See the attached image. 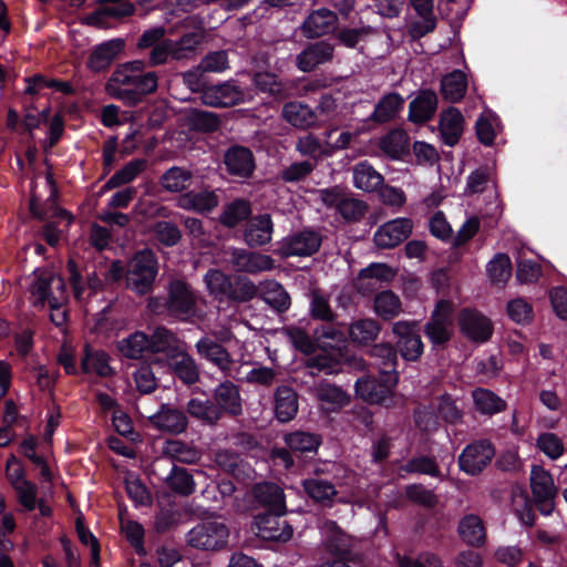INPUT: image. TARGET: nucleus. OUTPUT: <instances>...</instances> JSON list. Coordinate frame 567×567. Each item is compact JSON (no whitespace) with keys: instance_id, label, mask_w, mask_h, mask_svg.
<instances>
[{"instance_id":"f257e3e1","label":"nucleus","mask_w":567,"mask_h":567,"mask_svg":"<svg viewBox=\"0 0 567 567\" xmlns=\"http://www.w3.org/2000/svg\"><path fill=\"white\" fill-rule=\"evenodd\" d=\"M145 69L146 63L142 60L118 64L105 84L106 92L127 105H136L158 87L157 73L145 72Z\"/></svg>"},{"instance_id":"f03ea898","label":"nucleus","mask_w":567,"mask_h":567,"mask_svg":"<svg viewBox=\"0 0 567 567\" xmlns=\"http://www.w3.org/2000/svg\"><path fill=\"white\" fill-rule=\"evenodd\" d=\"M205 38L203 28L183 34L178 40L164 39L155 44L148 55V65L157 66L169 60L188 61L196 58L199 47Z\"/></svg>"},{"instance_id":"7ed1b4c3","label":"nucleus","mask_w":567,"mask_h":567,"mask_svg":"<svg viewBox=\"0 0 567 567\" xmlns=\"http://www.w3.org/2000/svg\"><path fill=\"white\" fill-rule=\"evenodd\" d=\"M229 535V528L223 520L207 518L188 530L186 543L198 550L218 551L227 546Z\"/></svg>"},{"instance_id":"20e7f679","label":"nucleus","mask_w":567,"mask_h":567,"mask_svg":"<svg viewBox=\"0 0 567 567\" xmlns=\"http://www.w3.org/2000/svg\"><path fill=\"white\" fill-rule=\"evenodd\" d=\"M157 275V261L151 250H142L134 255L127 264L125 281L127 288L138 295L147 293Z\"/></svg>"},{"instance_id":"39448f33","label":"nucleus","mask_w":567,"mask_h":567,"mask_svg":"<svg viewBox=\"0 0 567 567\" xmlns=\"http://www.w3.org/2000/svg\"><path fill=\"white\" fill-rule=\"evenodd\" d=\"M381 375V382L373 378L358 379L355 393L365 402L390 408L394 405V388L398 383V373Z\"/></svg>"},{"instance_id":"423d86ee","label":"nucleus","mask_w":567,"mask_h":567,"mask_svg":"<svg viewBox=\"0 0 567 567\" xmlns=\"http://www.w3.org/2000/svg\"><path fill=\"white\" fill-rule=\"evenodd\" d=\"M197 298L189 285L184 280L174 279L168 286L167 311L182 320H187L196 315Z\"/></svg>"},{"instance_id":"0eeeda50","label":"nucleus","mask_w":567,"mask_h":567,"mask_svg":"<svg viewBox=\"0 0 567 567\" xmlns=\"http://www.w3.org/2000/svg\"><path fill=\"white\" fill-rule=\"evenodd\" d=\"M453 305L450 301L437 302L430 321L425 324V336L433 344L447 342L453 332Z\"/></svg>"},{"instance_id":"6e6552de","label":"nucleus","mask_w":567,"mask_h":567,"mask_svg":"<svg viewBox=\"0 0 567 567\" xmlns=\"http://www.w3.org/2000/svg\"><path fill=\"white\" fill-rule=\"evenodd\" d=\"M392 332L396 338V348L405 360L415 361L421 357L424 346L416 322L398 321L392 326Z\"/></svg>"},{"instance_id":"1a4fd4ad","label":"nucleus","mask_w":567,"mask_h":567,"mask_svg":"<svg viewBox=\"0 0 567 567\" xmlns=\"http://www.w3.org/2000/svg\"><path fill=\"white\" fill-rule=\"evenodd\" d=\"M321 241L319 233L305 229L285 237L280 241L278 251L282 257H307L319 250Z\"/></svg>"},{"instance_id":"9d476101","label":"nucleus","mask_w":567,"mask_h":567,"mask_svg":"<svg viewBox=\"0 0 567 567\" xmlns=\"http://www.w3.org/2000/svg\"><path fill=\"white\" fill-rule=\"evenodd\" d=\"M247 92L234 81H226L216 85H208L203 91V103L212 107H229L244 103Z\"/></svg>"},{"instance_id":"9b49d317","label":"nucleus","mask_w":567,"mask_h":567,"mask_svg":"<svg viewBox=\"0 0 567 567\" xmlns=\"http://www.w3.org/2000/svg\"><path fill=\"white\" fill-rule=\"evenodd\" d=\"M530 486L539 511L545 515H549L554 509L553 501L557 494V487L549 472L545 471L542 466H533Z\"/></svg>"},{"instance_id":"f8f14e48","label":"nucleus","mask_w":567,"mask_h":567,"mask_svg":"<svg viewBox=\"0 0 567 567\" xmlns=\"http://www.w3.org/2000/svg\"><path fill=\"white\" fill-rule=\"evenodd\" d=\"M413 221L399 217L382 224L373 235V241L380 249H391L399 246L412 233Z\"/></svg>"},{"instance_id":"ddd939ff","label":"nucleus","mask_w":567,"mask_h":567,"mask_svg":"<svg viewBox=\"0 0 567 567\" xmlns=\"http://www.w3.org/2000/svg\"><path fill=\"white\" fill-rule=\"evenodd\" d=\"M495 451L487 441L467 445L458 456L460 468L470 475H477L491 463Z\"/></svg>"},{"instance_id":"4468645a","label":"nucleus","mask_w":567,"mask_h":567,"mask_svg":"<svg viewBox=\"0 0 567 567\" xmlns=\"http://www.w3.org/2000/svg\"><path fill=\"white\" fill-rule=\"evenodd\" d=\"M227 254L230 265L237 271L257 274L275 268V260L269 255L240 248H230Z\"/></svg>"},{"instance_id":"2eb2a0df","label":"nucleus","mask_w":567,"mask_h":567,"mask_svg":"<svg viewBox=\"0 0 567 567\" xmlns=\"http://www.w3.org/2000/svg\"><path fill=\"white\" fill-rule=\"evenodd\" d=\"M338 27V16L328 8L311 10L300 25L305 38L316 39L329 34Z\"/></svg>"},{"instance_id":"dca6fc26","label":"nucleus","mask_w":567,"mask_h":567,"mask_svg":"<svg viewBox=\"0 0 567 567\" xmlns=\"http://www.w3.org/2000/svg\"><path fill=\"white\" fill-rule=\"evenodd\" d=\"M458 324L462 333L474 342H486L493 333L491 320L476 310L464 309L460 313Z\"/></svg>"},{"instance_id":"f3484780","label":"nucleus","mask_w":567,"mask_h":567,"mask_svg":"<svg viewBox=\"0 0 567 567\" xmlns=\"http://www.w3.org/2000/svg\"><path fill=\"white\" fill-rule=\"evenodd\" d=\"M322 545L326 550L338 557H347L352 548L353 540L336 522L326 519L319 526Z\"/></svg>"},{"instance_id":"a211bd4d","label":"nucleus","mask_w":567,"mask_h":567,"mask_svg":"<svg viewBox=\"0 0 567 567\" xmlns=\"http://www.w3.org/2000/svg\"><path fill=\"white\" fill-rule=\"evenodd\" d=\"M282 514H260L256 517L257 535L266 540L288 542L293 534L292 527L280 518Z\"/></svg>"},{"instance_id":"6ab92c4d","label":"nucleus","mask_w":567,"mask_h":567,"mask_svg":"<svg viewBox=\"0 0 567 567\" xmlns=\"http://www.w3.org/2000/svg\"><path fill=\"white\" fill-rule=\"evenodd\" d=\"M34 279L30 286V293L32 298V303L35 307H44L45 305H51V297L55 295L54 292V281L60 280L62 284H65L63 278L58 276L51 270H35L33 272Z\"/></svg>"},{"instance_id":"aec40b11","label":"nucleus","mask_w":567,"mask_h":567,"mask_svg":"<svg viewBox=\"0 0 567 567\" xmlns=\"http://www.w3.org/2000/svg\"><path fill=\"white\" fill-rule=\"evenodd\" d=\"M274 223L269 214H260L248 220L244 229V240L249 247H261L272 239Z\"/></svg>"},{"instance_id":"412c9836","label":"nucleus","mask_w":567,"mask_h":567,"mask_svg":"<svg viewBox=\"0 0 567 567\" xmlns=\"http://www.w3.org/2000/svg\"><path fill=\"white\" fill-rule=\"evenodd\" d=\"M334 48L326 41H318L308 45L296 58V65L302 72H311L318 65L329 62L333 58Z\"/></svg>"},{"instance_id":"4be33fe9","label":"nucleus","mask_w":567,"mask_h":567,"mask_svg":"<svg viewBox=\"0 0 567 567\" xmlns=\"http://www.w3.org/2000/svg\"><path fill=\"white\" fill-rule=\"evenodd\" d=\"M124 40L112 39L94 47L87 58L86 65L93 72L106 70L124 50Z\"/></svg>"},{"instance_id":"5701e85b","label":"nucleus","mask_w":567,"mask_h":567,"mask_svg":"<svg viewBox=\"0 0 567 567\" xmlns=\"http://www.w3.org/2000/svg\"><path fill=\"white\" fill-rule=\"evenodd\" d=\"M465 126V118L461 111L454 106L443 110L440 114L439 130L442 141L454 146L460 141Z\"/></svg>"},{"instance_id":"b1692460","label":"nucleus","mask_w":567,"mask_h":567,"mask_svg":"<svg viewBox=\"0 0 567 567\" xmlns=\"http://www.w3.org/2000/svg\"><path fill=\"white\" fill-rule=\"evenodd\" d=\"M215 405L224 413L238 416L243 413V400L238 386L231 381L221 382L214 391Z\"/></svg>"},{"instance_id":"393cba45","label":"nucleus","mask_w":567,"mask_h":567,"mask_svg":"<svg viewBox=\"0 0 567 567\" xmlns=\"http://www.w3.org/2000/svg\"><path fill=\"white\" fill-rule=\"evenodd\" d=\"M224 163L230 175L237 177H249L255 169L252 152L244 146L230 147L224 156Z\"/></svg>"},{"instance_id":"a878e982","label":"nucleus","mask_w":567,"mask_h":567,"mask_svg":"<svg viewBox=\"0 0 567 567\" xmlns=\"http://www.w3.org/2000/svg\"><path fill=\"white\" fill-rule=\"evenodd\" d=\"M439 99L432 90H421L410 102L409 118L413 123H425L430 121L437 110Z\"/></svg>"},{"instance_id":"bb28decb","label":"nucleus","mask_w":567,"mask_h":567,"mask_svg":"<svg viewBox=\"0 0 567 567\" xmlns=\"http://www.w3.org/2000/svg\"><path fill=\"white\" fill-rule=\"evenodd\" d=\"M151 421L156 429L169 434L183 433L188 424L185 413L169 405H162Z\"/></svg>"},{"instance_id":"cd10ccee","label":"nucleus","mask_w":567,"mask_h":567,"mask_svg":"<svg viewBox=\"0 0 567 567\" xmlns=\"http://www.w3.org/2000/svg\"><path fill=\"white\" fill-rule=\"evenodd\" d=\"M218 196L213 190H189L177 198V206L199 214L209 213L218 206Z\"/></svg>"},{"instance_id":"c85d7f7f","label":"nucleus","mask_w":567,"mask_h":567,"mask_svg":"<svg viewBox=\"0 0 567 567\" xmlns=\"http://www.w3.org/2000/svg\"><path fill=\"white\" fill-rule=\"evenodd\" d=\"M415 12L422 21H415L410 25V34L414 39L424 37L436 28V18L433 13L434 0H410Z\"/></svg>"},{"instance_id":"c756f323","label":"nucleus","mask_w":567,"mask_h":567,"mask_svg":"<svg viewBox=\"0 0 567 567\" xmlns=\"http://www.w3.org/2000/svg\"><path fill=\"white\" fill-rule=\"evenodd\" d=\"M298 412V395L290 386H279L275 392V414L278 421H291Z\"/></svg>"},{"instance_id":"7c9ffc66","label":"nucleus","mask_w":567,"mask_h":567,"mask_svg":"<svg viewBox=\"0 0 567 567\" xmlns=\"http://www.w3.org/2000/svg\"><path fill=\"white\" fill-rule=\"evenodd\" d=\"M460 537L471 546H482L486 539V530L483 520L475 514L465 515L458 523Z\"/></svg>"},{"instance_id":"2f4dec72","label":"nucleus","mask_w":567,"mask_h":567,"mask_svg":"<svg viewBox=\"0 0 567 567\" xmlns=\"http://www.w3.org/2000/svg\"><path fill=\"white\" fill-rule=\"evenodd\" d=\"M321 408L327 411H336L350 402L349 395L339 386L331 383H319L313 389Z\"/></svg>"},{"instance_id":"473e14b6","label":"nucleus","mask_w":567,"mask_h":567,"mask_svg":"<svg viewBox=\"0 0 567 567\" xmlns=\"http://www.w3.org/2000/svg\"><path fill=\"white\" fill-rule=\"evenodd\" d=\"M255 497L259 503L269 507L277 514L286 513L285 494L281 487L274 483H260L254 488Z\"/></svg>"},{"instance_id":"72a5a7b5","label":"nucleus","mask_w":567,"mask_h":567,"mask_svg":"<svg viewBox=\"0 0 567 567\" xmlns=\"http://www.w3.org/2000/svg\"><path fill=\"white\" fill-rule=\"evenodd\" d=\"M81 368L85 373H95L103 378L114 373V370L110 365L109 355L102 350L92 349L89 344L84 347Z\"/></svg>"},{"instance_id":"f704fd0d","label":"nucleus","mask_w":567,"mask_h":567,"mask_svg":"<svg viewBox=\"0 0 567 567\" xmlns=\"http://www.w3.org/2000/svg\"><path fill=\"white\" fill-rule=\"evenodd\" d=\"M282 117L292 126L308 128L316 123V114L310 106L301 102H289L282 107Z\"/></svg>"},{"instance_id":"c9c22d12","label":"nucleus","mask_w":567,"mask_h":567,"mask_svg":"<svg viewBox=\"0 0 567 567\" xmlns=\"http://www.w3.org/2000/svg\"><path fill=\"white\" fill-rule=\"evenodd\" d=\"M302 487L312 501L322 505L331 506L333 498L337 496L336 486L331 482L319 477L303 480Z\"/></svg>"},{"instance_id":"e433bc0d","label":"nucleus","mask_w":567,"mask_h":567,"mask_svg":"<svg viewBox=\"0 0 567 567\" xmlns=\"http://www.w3.org/2000/svg\"><path fill=\"white\" fill-rule=\"evenodd\" d=\"M467 78L464 72L455 70L441 81V93L446 101L452 103L461 101L467 91Z\"/></svg>"},{"instance_id":"4c0bfd02","label":"nucleus","mask_w":567,"mask_h":567,"mask_svg":"<svg viewBox=\"0 0 567 567\" xmlns=\"http://www.w3.org/2000/svg\"><path fill=\"white\" fill-rule=\"evenodd\" d=\"M284 442L292 452L311 453L318 451L322 443V437L320 434L312 432L295 431L287 433L284 436Z\"/></svg>"},{"instance_id":"58836bf2","label":"nucleus","mask_w":567,"mask_h":567,"mask_svg":"<svg viewBox=\"0 0 567 567\" xmlns=\"http://www.w3.org/2000/svg\"><path fill=\"white\" fill-rule=\"evenodd\" d=\"M383 176L367 161L353 167V184L363 192H373L383 184Z\"/></svg>"},{"instance_id":"ea45409f","label":"nucleus","mask_w":567,"mask_h":567,"mask_svg":"<svg viewBox=\"0 0 567 567\" xmlns=\"http://www.w3.org/2000/svg\"><path fill=\"white\" fill-rule=\"evenodd\" d=\"M380 331L381 327L374 319H359L350 324L349 337L353 343L368 346L378 338Z\"/></svg>"},{"instance_id":"a19ab883","label":"nucleus","mask_w":567,"mask_h":567,"mask_svg":"<svg viewBox=\"0 0 567 567\" xmlns=\"http://www.w3.org/2000/svg\"><path fill=\"white\" fill-rule=\"evenodd\" d=\"M196 348L199 354L213 362L221 371H229L231 359L228 351L223 346L204 338L197 342Z\"/></svg>"},{"instance_id":"79ce46f5","label":"nucleus","mask_w":567,"mask_h":567,"mask_svg":"<svg viewBox=\"0 0 567 567\" xmlns=\"http://www.w3.org/2000/svg\"><path fill=\"white\" fill-rule=\"evenodd\" d=\"M233 277L218 269H209L204 276V282L208 293L218 301L228 299Z\"/></svg>"},{"instance_id":"37998d69","label":"nucleus","mask_w":567,"mask_h":567,"mask_svg":"<svg viewBox=\"0 0 567 567\" xmlns=\"http://www.w3.org/2000/svg\"><path fill=\"white\" fill-rule=\"evenodd\" d=\"M373 309L383 320H391L402 312V303L398 295L384 290L374 297Z\"/></svg>"},{"instance_id":"c03bdc74","label":"nucleus","mask_w":567,"mask_h":567,"mask_svg":"<svg viewBox=\"0 0 567 567\" xmlns=\"http://www.w3.org/2000/svg\"><path fill=\"white\" fill-rule=\"evenodd\" d=\"M117 349L125 358L140 359L145 352L151 351L150 338L146 333L136 331L118 341Z\"/></svg>"},{"instance_id":"a18cd8bd","label":"nucleus","mask_w":567,"mask_h":567,"mask_svg":"<svg viewBox=\"0 0 567 567\" xmlns=\"http://www.w3.org/2000/svg\"><path fill=\"white\" fill-rule=\"evenodd\" d=\"M55 295L51 297L50 308V320L56 327H63L68 320V311L65 306L68 303V292L65 284H62L60 280H55L54 285Z\"/></svg>"},{"instance_id":"49530a36","label":"nucleus","mask_w":567,"mask_h":567,"mask_svg":"<svg viewBox=\"0 0 567 567\" xmlns=\"http://www.w3.org/2000/svg\"><path fill=\"white\" fill-rule=\"evenodd\" d=\"M261 298L271 308L279 312L290 307V297L285 288L277 281L270 280L262 284Z\"/></svg>"},{"instance_id":"de8ad7c7","label":"nucleus","mask_w":567,"mask_h":567,"mask_svg":"<svg viewBox=\"0 0 567 567\" xmlns=\"http://www.w3.org/2000/svg\"><path fill=\"white\" fill-rule=\"evenodd\" d=\"M187 411L190 416L202 422L214 425L220 417V409L209 400L192 399L187 403Z\"/></svg>"},{"instance_id":"09e8293b","label":"nucleus","mask_w":567,"mask_h":567,"mask_svg":"<svg viewBox=\"0 0 567 567\" xmlns=\"http://www.w3.org/2000/svg\"><path fill=\"white\" fill-rule=\"evenodd\" d=\"M403 103L404 99L399 93H389L375 105L371 118L375 122L384 123L395 116L402 109Z\"/></svg>"},{"instance_id":"8fccbe9b","label":"nucleus","mask_w":567,"mask_h":567,"mask_svg":"<svg viewBox=\"0 0 567 567\" xmlns=\"http://www.w3.org/2000/svg\"><path fill=\"white\" fill-rule=\"evenodd\" d=\"M472 396L476 410L483 414H495L506 408L505 401L487 389L478 388L473 391Z\"/></svg>"},{"instance_id":"3c124183","label":"nucleus","mask_w":567,"mask_h":567,"mask_svg":"<svg viewBox=\"0 0 567 567\" xmlns=\"http://www.w3.org/2000/svg\"><path fill=\"white\" fill-rule=\"evenodd\" d=\"M135 7L132 2H117L105 4L95 12L91 13L86 21L91 25H101L103 18H124L133 14Z\"/></svg>"},{"instance_id":"603ef678","label":"nucleus","mask_w":567,"mask_h":567,"mask_svg":"<svg viewBox=\"0 0 567 567\" xmlns=\"http://www.w3.org/2000/svg\"><path fill=\"white\" fill-rule=\"evenodd\" d=\"M146 165L147 162L144 158L132 159L105 183L104 188L113 189L132 182L146 168Z\"/></svg>"},{"instance_id":"864d4df0","label":"nucleus","mask_w":567,"mask_h":567,"mask_svg":"<svg viewBox=\"0 0 567 567\" xmlns=\"http://www.w3.org/2000/svg\"><path fill=\"white\" fill-rule=\"evenodd\" d=\"M251 214V205L246 199H236L228 204L220 215V223L233 228L247 219Z\"/></svg>"},{"instance_id":"5fc2aeb1","label":"nucleus","mask_w":567,"mask_h":567,"mask_svg":"<svg viewBox=\"0 0 567 567\" xmlns=\"http://www.w3.org/2000/svg\"><path fill=\"white\" fill-rule=\"evenodd\" d=\"M380 148L389 157L398 159L408 150V135L402 130H393L389 132L380 141Z\"/></svg>"},{"instance_id":"6e6d98bb","label":"nucleus","mask_w":567,"mask_h":567,"mask_svg":"<svg viewBox=\"0 0 567 567\" xmlns=\"http://www.w3.org/2000/svg\"><path fill=\"white\" fill-rule=\"evenodd\" d=\"M192 179V173L185 168L173 166L161 177L162 187L171 193H178L187 188Z\"/></svg>"},{"instance_id":"4d7b16f0","label":"nucleus","mask_w":567,"mask_h":567,"mask_svg":"<svg viewBox=\"0 0 567 567\" xmlns=\"http://www.w3.org/2000/svg\"><path fill=\"white\" fill-rule=\"evenodd\" d=\"M171 367L175 373L188 384L198 380L199 373L194 360L185 352L176 353L171 360Z\"/></svg>"},{"instance_id":"13d9d810","label":"nucleus","mask_w":567,"mask_h":567,"mask_svg":"<svg viewBox=\"0 0 567 567\" xmlns=\"http://www.w3.org/2000/svg\"><path fill=\"white\" fill-rule=\"evenodd\" d=\"M164 453L186 464L196 463L200 458V452L198 450L177 440L167 441L164 446Z\"/></svg>"},{"instance_id":"bf43d9fd","label":"nucleus","mask_w":567,"mask_h":567,"mask_svg":"<svg viewBox=\"0 0 567 567\" xmlns=\"http://www.w3.org/2000/svg\"><path fill=\"white\" fill-rule=\"evenodd\" d=\"M370 352L371 355L377 360L381 374L396 373V351L391 344H375Z\"/></svg>"},{"instance_id":"052dcab7","label":"nucleus","mask_w":567,"mask_h":567,"mask_svg":"<svg viewBox=\"0 0 567 567\" xmlns=\"http://www.w3.org/2000/svg\"><path fill=\"white\" fill-rule=\"evenodd\" d=\"M487 272L493 284L504 285L512 274L511 259L505 254L496 255L487 265Z\"/></svg>"},{"instance_id":"680f3d73","label":"nucleus","mask_w":567,"mask_h":567,"mask_svg":"<svg viewBox=\"0 0 567 567\" xmlns=\"http://www.w3.org/2000/svg\"><path fill=\"white\" fill-rule=\"evenodd\" d=\"M228 299L235 302H247L256 297L258 289L256 285L247 278L236 277L231 279Z\"/></svg>"},{"instance_id":"e2e57ef3","label":"nucleus","mask_w":567,"mask_h":567,"mask_svg":"<svg viewBox=\"0 0 567 567\" xmlns=\"http://www.w3.org/2000/svg\"><path fill=\"white\" fill-rule=\"evenodd\" d=\"M168 486L178 494L190 495L195 491L193 476L183 467L174 466L167 477Z\"/></svg>"},{"instance_id":"0e129e2a","label":"nucleus","mask_w":567,"mask_h":567,"mask_svg":"<svg viewBox=\"0 0 567 567\" xmlns=\"http://www.w3.org/2000/svg\"><path fill=\"white\" fill-rule=\"evenodd\" d=\"M310 315L312 318L322 321H332L336 317L331 309L329 297L319 289L311 292Z\"/></svg>"},{"instance_id":"69168bd1","label":"nucleus","mask_w":567,"mask_h":567,"mask_svg":"<svg viewBox=\"0 0 567 567\" xmlns=\"http://www.w3.org/2000/svg\"><path fill=\"white\" fill-rule=\"evenodd\" d=\"M317 161H302L290 164L280 172V178L286 183L306 179L316 168Z\"/></svg>"},{"instance_id":"338daca9","label":"nucleus","mask_w":567,"mask_h":567,"mask_svg":"<svg viewBox=\"0 0 567 567\" xmlns=\"http://www.w3.org/2000/svg\"><path fill=\"white\" fill-rule=\"evenodd\" d=\"M494 185L493 172L488 167H480L472 172L466 182V194L484 192L489 185Z\"/></svg>"},{"instance_id":"774afa93","label":"nucleus","mask_w":567,"mask_h":567,"mask_svg":"<svg viewBox=\"0 0 567 567\" xmlns=\"http://www.w3.org/2000/svg\"><path fill=\"white\" fill-rule=\"evenodd\" d=\"M368 205L361 199L344 196L338 212L346 221H358L367 213Z\"/></svg>"}]
</instances>
